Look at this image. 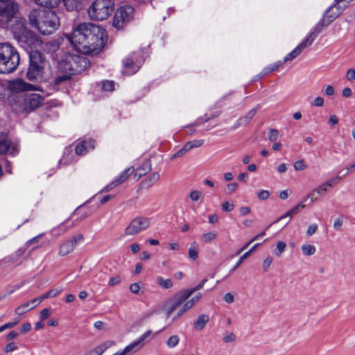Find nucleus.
Returning <instances> with one entry per match:
<instances>
[{"label":"nucleus","instance_id":"f257e3e1","mask_svg":"<svg viewBox=\"0 0 355 355\" xmlns=\"http://www.w3.org/2000/svg\"><path fill=\"white\" fill-rule=\"evenodd\" d=\"M68 41L78 52L82 54L96 55L105 44V32L99 26L83 23L67 35Z\"/></svg>","mask_w":355,"mask_h":355},{"label":"nucleus","instance_id":"f03ea898","mask_svg":"<svg viewBox=\"0 0 355 355\" xmlns=\"http://www.w3.org/2000/svg\"><path fill=\"white\" fill-rule=\"evenodd\" d=\"M30 24L43 35H50L60 26V19L52 10H33L28 16Z\"/></svg>","mask_w":355,"mask_h":355},{"label":"nucleus","instance_id":"7ed1b4c3","mask_svg":"<svg viewBox=\"0 0 355 355\" xmlns=\"http://www.w3.org/2000/svg\"><path fill=\"white\" fill-rule=\"evenodd\" d=\"M1 24H5L15 34H21L24 30V22L17 19L15 15L18 11V5L15 0H1Z\"/></svg>","mask_w":355,"mask_h":355},{"label":"nucleus","instance_id":"20e7f679","mask_svg":"<svg viewBox=\"0 0 355 355\" xmlns=\"http://www.w3.org/2000/svg\"><path fill=\"white\" fill-rule=\"evenodd\" d=\"M89 65L87 58L81 55L67 53L58 63L60 71L76 74L82 73Z\"/></svg>","mask_w":355,"mask_h":355},{"label":"nucleus","instance_id":"39448f33","mask_svg":"<svg viewBox=\"0 0 355 355\" xmlns=\"http://www.w3.org/2000/svg\"><path fill=\"white\" fill-rule=\"evenodd\" d=\"M19 63V55L8 43H1V73L15 71Z\"/></svg>","mask_w":355,"mask_h":355},{"label":"nucleus","instance_id":"423d86ee","mask_svg":"<svg viewBox=\"0 0 355 355\" xmlns=\"http://www.w3.org/2000/svg\"><path fill=\"white\" fill-rule=\"evenodd\" d=\"M114 6V0H95L88 9L89 17L94 20H105L113 12Z\"/></svg>","mask_w":355,"mask_h":355},{"label":"nucleus","instance_id":"0eeeda50","mask_svg":"<svg viewBox=\"0 0 355 355\" xmlns=\"http://www.w3.org/2000/svg\"><path fill=\"white\" fill-rule=\"evenodd\" d=\"M30 65L26 77L30 80H37L42 76L44 67V60L41 53L37 51H32L29 55Z\"/></svg>","mask_w":355,"mask_h":355},{"label":"nucleus","instance_id":"6e6552de","mask_svg":"<svg viewBox=\"0 0 355 355\" xmlns=\"http://www.w3.org/2000/svg\"><path fill=\"white\" fill-rule=\"evenodd\" d=\"M134 14V8L130 6H124L120 7L116 11L113 26L116 29L123 28L132 19Z\"/></svg>","mask_w":355,"mask_h":355},{"label":"nucleus","instance_id":"1a4fd4ad","mask_svg":"<svg viewBox=\"0 0 355 355\" xmlns=\"http://www.w3.org/2000/svg\"><path fill=\"white\" fill-rule=\"evenodd\" d=\"M144 59V55H141L138 53H133L129 55L123 61V73L128 76L135 73L139 69Z\"/></svg>","mask_w":355,"mask_h":355},{"label":"nucleus","instance_id":"9d476101","mask_svg":"<svg viewBox=\"0 0 355 355\" xmlns=\"http://www.w3.org/2000/svg\"><path fill=\"white\" fill-rule=\"evenodd\" d=\"M150 218L139 216L133 218L124 230L125 236H135L150 226Z\"/></svg>","mask_w":355,"mask_h":355},{"label":"nucleus","instance_id":"9b49d317","mask_svg":"<svg viewBox=\"0 0 355 355\" xmlns=\"http://www.w3.org/2000/svg\"><path fill=\"white\" fill-rule=\"evenodd\" d=\"M187 294L182 291L176 293L171 300L165 305L166 314L167 318L172 316V318L177 312L176 310L180 306L184 304V302L189 299Z\"/></svg>","mask_w":355,"mask_h":355},{"label":"nucleus","instance_id":"f8f14e48","mask_svg":"<svg viewBox=\"0 0 355 355\" xmlns=\"http://www.w3.org/2000/svg\"><path fill=\"white\" fill-rule=\"evenodd\" d=\"M7 88L12 94H17L28 91L37 90V87L33 85L25 82L21 78H17L8 82Z\"/></svg>","mask_w":355,"mask_h":355},{"label":"nucleus","instance_id":"ddd939ff","mask_svg":"<svg viewBox=\"0 0 355 355\" xmlns=\"http://www.w3.org/2000/svg\"><path fill=\"white\" fill-rule=\"evenodd\" d=\"M37 5L46 7L55 8L59 6L61 0H33ZM65 8L67 10L72 11L78 6V0H62Z\"/></svg>","mask_w":355,"mask_h":355},{"label":"nucleus","instance_id":"4468645a","mask_svg":"<svg viewBox=\"0 0 355 355\" xmlns=\"http://www.w3.org/2000/svg\"><path fill=\"white\" fill-rule=\"evenodd\" d=\"M23 103L21 108L29 112L37 108L42 102L43 98L38 94H29L21 96Z\"/></svg>","mask_w":355,"mask_h":355},{"label":"nucleus","instance_id":"2eb2a0df","mask_svg":"<svg viewBox=\"0 0 355 355\" xmlns=\"http://www.w3.org/2000/svg\"><path fill=\"white\" fill-rule=\"evenodd\" d=\"M346 8L347 5H336L335 3L334 5L331 6L324 13L321 19L322 26L329 25Z\"/></svg>","mask_w":355,"mask_h":355},{"label":"nucleus","instance_id":"dca6fc26","mask_svg":"<svg viewBox=\"0 0 355 355\" xmlns=\"http://www.w3.org/2000/svg\"><path fill=\"white\" fill-rule=\"evenodd\" d=\"M84 239L83 235L79 234L63 242L59 247L58 254L64 257L70 254L75 249L78 242Z\"/></svg>","mask_w":355,"mask_h":355},{"label":"nucleus","instance_id":"f3484780","mask_svg":"<svg viewBox=\"0 0 355 355\" xmlns=\"http://www.w3.org/2000/svg\"><path fill=\"white\" fill-rule=\"evenodd\" d=\"M135 169L134 167H129L125 169L119 177L115 178L110 183L106 185L103 189V192H107L118 185L124 182L128 177L135 172Z\"/></svg>","mask_w":355,"mask_h":355},{"label":"nucleus","instance_id":"a211bd4d","mask_svg":"<svg viewBox=\"0 0 355 355\" xmlns=\"http://www.w3.org/2000/svg\"><path fill=\"white\" fill-rule=\"evenodd\" d=\"M1 155L7 154L14 156L18 153V146L16 143L12 142L8 135L1 133Z\"/></svg>","mask_w":355,"mask_h":355},{"label":"nucleus","instance_id":"6ab92c4d","mask_svg":"<svg viewBox=\"0 0 355 355\" xmlns=\"http://www.w3.org/2000/svg\"><path fill=\"white\" fill-rule=\"evenodd\" d=\"M202 294L198 293L196 295L191 297L190 300H187L182 307L177 311L175 315L173 318V320H176L178 318L181 317L186 311L193 308L201 299Z\"/></svg>","mask_w":355,"mask_h":355},{"label":"nucleus","instance_id":"aec40b11","mask_svg":"<svg viewBox=\"0 0 355 355\" xmlns=\"http://www.w3.org/2000/svg\"><path fill=\"white\" fill-rule=\"evenodd\" d=\"M311 45V39H305L301 43H300L291 52L287 54L284 62H288L297 57L304 49Z\"/></svg>","mask_w":355,"mask_h":355},{"label":"nucleus","instance_id":"412c9836","mask_svg":"<svg viewBox=\"0 0 355 355\" xmlns=\"http://www.w3.org/2000/svg\"><path fill=\"white\" fill-rule=\"evenodd\" d=\"M94 148V141L89 139L80 142L76 147L75 151L78 155H84Z\"/></svg>","mask_w":355,"mask_h":355},{"label":"nucleus","instance_id":"4be33fe9","mask_svg":"<svg viewBox=\"0 0 355 355\" xmlns=\"http://www.w3.org/2000/svg\"><path fill=\"white\" fill-rule=\"evenodd\" d=\"M112 340L106 341L87 352L89 355H102L108 348L114 345Z\"/></svg>","mask_w":355,"mask_h":355},{"label":"nucleus","instance_id":"5701e85b","mask_svg":"<svg viewBox=\"0 0 355 355\" xmlns=\"http://www.w3.org/2000/svg\"><path fill=\"white\" fill-rule=\"evenodd\" d=\"M209 316L207 315H200L194 322V327L198 330L203 329L206 326L207 323L209 322Z\"/></svg>","mask_w":355,"mask_h":355},{"label":"nucleus","instance_id":"b1692460","mask_svg":"<svg viewBox=\"0 0 355 355\" xmlns=\"http://www.w3.org/2000/svg\"><path fill=\"white\" fill-rule=\"evenodd\" d=\"M141 347L142 346L137 341V340H135L132 343L128 345L122 351L125 355H127L130 353H135L138 352Z\"/></svg>","mask_w":355,"mask_h":355},{"label":"nucleus","instance_id":"393cba45","mask_svg":"<svg viewBox=\"0 0 355 355\" xmlns=\"http://www.w3.org/2000/svg\"><path fill=\"white\" fill-rule=\"evenodd\" d=\"M257 109L250 110L244 116L241 117L238 121V125H246L249 123L252 117L255 115Z\"/></svg>","mask_w":355,"mask_h":355},{"label":"nucleus","instance_id":"a878e982","mask_svg":"<svg viewBox=\"0 0 355 355\" xmlns=\"http://www.w3.org/2000/svg\"><path fill=\"white\" fill-rule=\"evenodd\" d=\"M156 282L159 287L164 289H169L173 286L171 279H164L162 276H157L156 277Z\"/></svg>","mask_w":355,"mask_h":355},{"label":"nucleus","instance_id":"bb28decb","mask_svg":"<svg viewBox=\"0 0 355 355\" xmlns=\"http://www.w3.org/2000/svg\"><path fill=\"white\" fill-rule=\"evenodd\" d=\"M150 170V164L148 161H145L142 165L137 168L135 171V175L137 177V178H140L141 176L145 175L148 171Z\"/></svg>","mask_w":355,"mask_h":355},{"label":"nucleus","instance_id":"cd10ccee","mask_svg":"<svg viewBox=\"0 0 355 355\" xmlns=\"http://www.w3.org/2000/svg\"><path fill=\"white\" fill-rule=\"evenodd\" d=\"M260 243H256L254 244L248 252H245L238 260L234 268H232V270L236 269L242 263L243 261L247 259L252 252H253L259 246Z\"/></svg>","mask_w":355,"mask_h":355},{"label":"nucleus","instance_id":"c85d7f7f","mask_svg":"<svg viewBox=\"0 0 355 355\" xmlns=\"http://www.w3.org/2000/svg\"><path fill=\"white\" fill-rule=\"evenodd\" d=\"M216 237H217V234L214 231H211V232H208L202 234L200 236V241H201V242H202L204 243H208L211 242L214 239H216Z\"/></svg>","mask_w":355,"mask_h":355},{"label":"nucleus","instance_id":"c756f323","mask_svg":"<svg viewBox=\"0 0 355 355\" xmlns=\"http://www.w3.org/2000/svg\"><path fill=\"white\" fill-rule=\"evenodd\" d=\"M301 250L304 256H312L316 252V248L311 244H303L301 246Z\"/></svg>","mask_w":355,"mask_h":355},{"label":"nucleus","instance_id":"7c9ffc66","mask_svg":"<svg viewBox=\"0 0 355 355\" xmlns=\"http://www.w3.org/2000/svg\"><path fill=\"white\" fill-rule=\"evenodd\" d=\"M323 26H322L320 21L318 24L315 26L311 33H310V34L305 39H311L312 44L318 34H319L321 32L322 28Z\"/></svg>","mask_w":355,"mask_h":355},{"label":"nucleus","instance_id":"2f4dec72","mask_svg":"<svg viewBox=\"0 0 355 355\" xmlns=\"http://www.w3.org/2000/svg\"><path fill=\"white\" fill-rule=\"evenodd\" d=\"M189 257L192 260H196L198 257V245L196 242L191 244L189 249Z\"/></svg>","mask_w":355,"mask_h":355},{"label":"nucleus","instance_id":"473e14b6","mask_svg":"<svg viewBox=\"0 0 355 355\" xmlns=\"http://www.w3.org/2000/svg\"><path fill=\"white\" fill-rule=\"evenodd\" d=\"M62 74L58 75L54 80L55 85H59L62 82L67 81L71 78L72 73H69L67 71H60Z\"/></svg>","mask_w":355,"mask_h":355},{"label":"nucleus","instance_id":"72a5a7b5","mask_svg":"<svg viewBox=\"0 0 355 355\" xmlns=\"http://www.w3.org/2000/svg\"><path fill=\"white\" fill-rule=\"evenodd\" d=\"M207 281V279H205L202 281H201L200 283L198 284L196 287L192 288L184 289L182 290V291L187 294V296L189 298L193 293L202 288Z\"/></svg>","mask_w":355,"mask_h":355},{"label":"nucleus","instance_id":"f704fd0d","mask_svg":"<svg viewBox=\"0 0 355 355\" xmlns=\"http://www.w3.org/2000/svg\"><path fill=\"white\" fill-rule=\"evenodd\" d=\"M180 342V337L178 335L170 336L166 340V345L168 348L172 349L175 347Z\"/></svg>","mask_w":355,"mask_h":355},{"label":"nucleus","instance_id":"c9c22d12","mask_svg":"<svg viewBox=\"0 0 355 355\" xmlns=\"http://www.w3.org/2000/svg\"><path fill=\"white\" fill-rule=\"evenodd\" d=\"M31 309H32V308L31 306V302H26V303L18 306L15 310V313H16V314L21 315H23L24 313H26L27 311H28Z\"/></svg>","mask_w":355,"mask_h":355},{"label":"nucleus","instance_id":"e433bc0d","mask_svg":"<svg viewBox=\"0 0 355 355\" xmlns=\"http://www.w3.org/2000/svg\"><path fill=\"white\" fill-rule=\"evenodd\" d=\"M286 248V243L284 241H279L276 243V248L275 250V254L277 257H280L282 254L284 252Z\"/></svg>","mask_w":355,"mask_h":355},{"label":"nucleus","instance_id":"4c0bfd02","mask_svg":"<svg viewBox=\"0 0 355 355\" xmlns=\"http://www.w3.org/2000/svg\"><path fill=\"white\" fill-rule=\"evenodd\" d=\"M153 335L152 330L149 329L141 335L137 340L143 347L145 344V341L147 340Z\"/></svg>","mask_w":355,"mask_h":355},{"label":"nucleus","instance_id":"58836bf2","mask_svg":"<svg viewBox=\"0 0 355 355\" xmlns=\"http://www.w3.org/2000/svg\"><path fill=\"white\" fill-rule=\"evenodd\" d=\"M279 134L277 129L271 128L268 133V137L271 142L276 141L279 138Z\"/></svg>","mask_w":355,"mask_h":355},{"label":"nucleus","instance_id":"ea45409f","mask_svg":"<svg viewBox=\"0 0 355 355\" xmlns=\"http://www.w3.org/2000/svg\"><path fill=\"white\" fill-rule=\"evenodd\" d=\"M293 167L295 171H301L307 168V165L303 159H299L294 162Z\"/></svg>","mask_w":355,"mask_h":355},{"label":"nucleus","instance_id":"a19ab883","mask_svg":"<svg viewBox=\"0 0 355 355\" xmlns=\"http://www.w3.org/2000/svg\"><path fill=\"white\" fill-rule=\"evenodd\" d=\"M102 88L105 91L112 92L115 89V84L112 80H105L102 83Z\"/></svg>","mask_w":355,"mask_h":355},{"label":"nucleus","instance_id":"79ce46f5","mask_svg":"<svg viewBox=\"0 0 355 355\" xmlns=\"http://www.w3.org/2000/svg\"><path fill=\"white\" fill-rule=\"evenodd\" d=\"M159 180V174L157 172H154L151 173L148 178L146 179V182H149V185H152L157 182Z\"/></svg>","mask_w":355,"mask_h":355},{"label":"nucleus","instance_id":"37998d69","mask_svg":"<svg viewBox=\"0 0 355 355\" xmlns=\"http://www.w3.org/2000/svg\"><path fill=\"white\" fill-rule=\"evenodd\" d=\"M273 259L270 256L266 257L262 263V268L264 271H267L268 268L270 267L272 263Z\"/></svg>","mask_w":355,"mask_h":355},{"label":"nucleus","instance_id":"c03bdc74","mask_svg":"<svg viewBox=\"0 0 355 355\" xmlns=\"http://www.w3.org/2000/svg\"><path fill=\"white\" fill-rule=\"evenodd\" d=\"M343 224V216H340L334 220L333 226L336 230L340 231L342 228Z\"/></svg>","mask_w":355,"mask_h":355},{"label":"nucleus","instance_id":"a18cd8bd","mask_svg":"<svg viewBox=\"0 0 355 355\" xmlns=\"http://www.w3.org/2000/svg\"><path fill=\"white\" fill-rule=\"evenodd\" d=\"M350 170H352V168H350L349 166H347L345 169H340L338 172V175L336 178V180H340L341 178L347 176L349 173Z\"/></svg>","mask_w":355,"mask_h":355},{"label":"nucleus","instance_id":"49530a36","mask_svg":"<svg viewBox=\"0 0 355 355\" xmlns=\"http://www.w3.org/2000/svg\"><path fill=\"white\" fill-rule=\"evenodd\" d=\"M202 197V192L198 190H193L190 192L189 198L192 201H198Z\"/></svg>","mask_w":355,"mask_h":355},{"label":"nucleus","instance_id":"de8ad7c7","mask_svg":"<svg viewBox=\"0 0 355 355\" xmlns=\"http://www.w3.org/2000/svg\"><path fill=\"white\" fill-rule=\"evenodd\" d=\"M257 195L258 198L262 200H267L270 197V193L267 190H260Z\"/></svg>","mask_w":355,"mask_h":355},{"label":"nucleus","instance_id":"09e8293b","mask_svg":"<svg viewBox=\"0 0 355 355\" xmlns=\"http://www.w3.org/2000/svg\"><path fill=\"white\" fill-rule=\"evenodd\" d=\"M17 349V344L14 342H10L5 346L4 352L6 353H9V352L16 350Z\"/></svg>","mask_w":355,"mask_h":355},{"label":"nucleus","instance_id":"8fccbe9b","mask_svg":"<svg viewBox=\"0 0 355 355\" xmlns=\"http://www.w3.org/2000/svg\"><path fill=\"white\" fill-rule=\"evenodd\" d=\"M316 192L313 189L311 191L309 194L304 198V201H306L307 199H310L311 202H315L318 200V197L316 196Z\"/></svg>","mask_w":355,"mask_h":355},{"label":"nucleus","instance_id":"3c124183","mask_svg":"<svg viewBox=\"0 0 355 355\" xmlns=\"http://www.w3.org/2000/svg\"><path fill=\"white\" fill-rule=\"evenodd\" d=\"M234 205L233 203L228 201H225L222 204V209L225 211H231L234 209Z\"/></svg>","mask_w":355,"mask_h":355},{"label":"nucleus","instance_id":"603ef678","mask_svg":"<svg viewBox=\"0 0 355 355\" xmlns=\"http://www.w3.org/2000/svg\"><path fill=\"white\" fill-rule=\"evenodd\" d=\"M318 230V225L317 224H311L308 227V229L306 230V235L308 236H312L313 234L315 233V232Z\"/></svg>","mask_w":355,"mask_h":355},{"label":"nucleus","instance_id":"864d4df0","mask_svg":"<svg viewBox=\"0 0 355 355\" xmlns=\"http://www.w3.org/2000/svg\"><path fill=\"white\" fill-rule=\"evenodd\" d=\"M234 340H235V336L233 333H227L223 338V342L226 343H232Z\"/></svg>","mask_w":355,"mask_h":355},{"label":"nucleus","instance_id":"5fc2aeb1","mask_svg":"<svg viewBox=\"0 0 355 355\" xmlns=\"http://www.w3.org/2000/svg\"><path fill=\"white\" fill-rule=\"evenodd\" d=\"M3 166H5V172L7 173H11V165L10 163L6 159H1V168ZM3 171V168H1V172Z\"/></svg>","mask_w":355,"mask_h":355},{"label":"nucleus","instance_id":"6e6d98bb","mask_svg":"<svg viewBox=\"0 0 355 355\" xmlns=\"http://www.w3.org/2000/svg\"><path fill=\"white\" fill-rule=\"evenodd\" d=\"M51 310L49 309H44L43 310H42L40 313V318L41 320H44L48 318L51 315Z\"/></svg>","mask_w":355,"mask_h":355},{"label":"nucleus","instance_id":"4d7b16f0","mask_svg":"<svg viewBox=\"0 0 355 355\" xmlns=\"http://www.w3.org/2000/svg\"><path fill=\"white\" fill-rule=\"evenodd\" d=\"M140 290V285L139 283L135 282L130 286V291L134 294H137Z\"/></svg>","mask_w":355,"mask_h":355},{"label":"nucleus","instance_id":"13d9d810","mask_svg":"<svg viewBox=\"0 0 355 355\" xmlns=\"http://www.w3.org/2000/svg\"><path fill=\"white\" fill-rule=\"evenodd\" d=\"M238 188V184L236 182H232L227 185V190L228 193H232L235 191Z\"/></svg>","mask_w":355,"mask_h":355},{"label":"nucleus","instance_id":"bf43d9fd","mask_svg":"<svg viewBox=\"0 0 355 355\" xmlns=\"http://www.w3.org/2000/svg\"><path fill=\"white\" fill-rule=\"evenodd\" d=\"M18 322H19V321L16 320L15 322H8V323L4 324L3 325H1V331H3L5 329H11V328L15 327Z\"/></svg>","mask_w":355,"mask_h":355},{"label":"nucleus","instance_id":"052dcab7","mask_svg":"<svg viewBox=\"0 0 355 355\" xmlns=\"http://www.w3.org/2000/svg\"><path fill=\"white\" fill-rule=\"evenodd\" d=\"M120 282H121L120 277L116 276V277H112L110 279V280L108 282V285L110 286H115V285L119 284Z\"/></svg>","mask_w":355,"mask_h":355},{"label":"nucleus","instance_id":"680f3d73","mask_svg":"<svg viewBox=\"0 0 355 355\" xmlns=\"http://www.w3.org/2000/svg\"><path fill=\"white\" fill-rule=\"evenodd\" d=\"M346 78L349 80H355V69H349L346 73Z\"/></svg>","mask_w":355,"mask_h":355},{"label":"nucleus","instance_id":"e2e57ef3","mask_svg":"<svg viewBox=\"0 0 355 355\" xmlns=\"http://www.w3.org/2000/svg\"><path fill=\"white\" fill-rule=\"evenodd\" d=\"M224 300L228 303V304H231L234 301V296L232 293H227L225 295H224Z\"/></svg>","mask_w":355,"mask_h":355},{"label":"nucleus","instance_id":"0e129e2a","mask_svg":"<svg viewBox=\"0 0 355 355\" xmlns=\"http://www.w3.org/2000/svg\"><path fill=\"white\" fill-rule=\"evenodd\" d=\"M18 336V333L15 331H12L10 333L7 334L6 336V341H10L12 340H14Z\"/></svg>","mask_w":355,"mask_h":355},{"label":"nucleus","instance_id":"69168bd1","mask_svg":"<svg viewBox=\"0 0 355 355\" xmlns=\"http://www.w3.org/2000/svg\"><path fill=\"white\" fill-rule=\"evenodd\" d=\"M313 105L316 107H322L324 105V99L320 96L316 97L313 102Z\"/></svg>","mask_w":355,"mask_h":355},{"label":"nucleus","instance_id":"338daca9","mask_svg":"<svg viewBox=\"0 0 355 355\" xmlns=\"http://www.w3.org/2000/svg\"><path fill=\"white\" fill-rule=\"evenodd\" d=\"M314 190L318 194L322 195L327 191V188L323 184H322Z\"/></svg>","mask_w":355,"mask_h":355},{"label":"nucleus","instance_id":"774afa93","mask_svg":"<svg viewBox=\"0 0 355 355\" xmlns=\"http://www.w3.org/2000/svg\"><path fill=\"white\" fill-rule=\"evenodd\" d=\"M325 94L327 96H333L335 94V89L333 86L331 85H327L325 87Z\"/></svg>","mask_w":355,"mask_h":355}]
</instances>
